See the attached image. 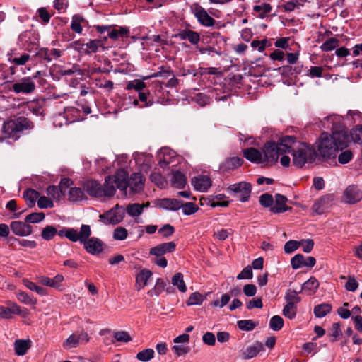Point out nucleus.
Segmentation results:
<instances>
[{"instance_id":"nucleus-1","label":"nucleus","mask_w":362,"mask_h":362,"mask_svg":"<svg viewBox=\"0 0 362 362\" xmlns=\"http://www.w3.org/2000/svg\"><path fill=\"white\" fill-rule=\"evenodd\" d=\"M125 177L123 170H118L115 175L107 176L103 185L95 180H88L85 185V188L91 197L110 198L115 195L116 189L125 187Z\"/></svg>"},{"instance_id":"nucleus-2","label":"nucleus","mask_w":362,"mask_h":362,"mask_svg":"<svg viewBox=\"0 0 362 362\" xmlns=\"http://www.w3.org/2000/svg\"><path fill=\"white\" fill-rule=\"evenodd\" d=\"M296 143V139L293 136H284L278 142L268 141L262 148L264 158V164L274 165L279 159L280 155L284 153L291 152V149Z\"/></svg>"},{"instance_id":"nucleus-3","label":"nucleus","mask_w":362,"mask_h":362,"mask_svg":"<svg viewBox=\"0 0 362 362\" xmlns=\"http://www.w3.org/2000/svg\"><path fill=\"white\" fill-rule=\"evenodd\" d=\"M291 150L293 163L298 168L303 167L306 163H313L317 156L315 150L305 143L300 144L296 149L292 148Z\"/></svg>"},{"instance_id":"nucleus-4","label":"nucleus","mask_w":362,"mask_h":362,"mask_svg":"<svg viewBox=\"0 0 362 362\" xmlns=\"http://www.w3.org/2000/svg\"><path fill=\"white\" fill-rule=\"evenodd\" d=\"M33 123L24 117L10 119L3 124V132L8 137L17 138L23 130L32 129Z\"/></svg>"},{"instance_id":"nucleus-5","label":"nucleus","mask_w":362,"mask_h":362,"mask_svg":"<svg viewBox=\"0 0 362 362\" xmlns=\"http://www.w3.org/2000/svg\"><path fill=\"white\" fill-rule=\"evenodd\" d=\"M320 155L323 158H332L337 156L338 149L334 144L333 139L328 133H322L317 144Z\"/></svg>"},{"instance_id":"nucleus-6","label":"nucleus","mask_w":362,"mask_h":362,"mask_svg":"<svg viewBox=\"0 0 362 362\" xmlns=\"http://www.w3.org/2000/svg\"><path fill=\"white\" fill-rule=\"evenodd\" d=\"M252 186L249 182H240L228 187V192L238 200L247 202L251 194Z\"/></svg>"},{"instance_id":"nucleus-7","label":"nucleus","mask_w":362,"mask_h":362,"mask_svg":"<svg viewBox=\"0 0 362 362\" xmlns=\"http://www.w3.org/2000/svg\"><path fill=\"white\" fill-rule=\"evenodd\" d=\"M125 177L126 186L124 189H119L121 191H124V194H127V189L129 187L130 190L133 193L139 192L143 189L144 179L142 175L139 173H135L132 174L130 178L128 180V174L126 171L123 170Z\"/></svg>"},{"instance_id":"nucleus-8","label":"nucleus","mask_w":362,"mask_h":362,"mask_svg":"<svg viewBox=\"0 0 362 362\" xmlns=\"http://www.w3.org/2000/svg\"><path fill=\"white\" fill-rule=\"evenodd\" d=\"M90 340V337L86 332H76L71 334L64 342L63 347L65 349L76 348L80 344H86Z\"/></svg>"},{"instance_id":"nucleus-9","label":"nucleus","mask_w":362,"mask_h":362,"mask_svg":"<svg viewBox=\"0 0 362 362\" xmlns=\"http://www.w3.org/2000/svg\"><path fill=\"white\" fill-rule=\"evenodd\" d=\"M190 10L201 25L206 27L214 25L216 21L211 17L207 11L199 4H193L190 6Z\"/></svg>"},{"instance_id":"nucleus-10","label":"nucleus","mask_w":362,"mask_h":362,"mask_svg":"<svg viewBox=\"0 0 362 362\" xmlns=\"http://www.w3.org/2000/svg\"><path fill=\"white\" fill-rule=\"evenodd\" d=\"M125 214V209L117 204L115 208L100 216L106 224H117L121 222Z\"/></svg>"},{"instance_id":"nucleus-11","label":"nucleus","mask_w":362,"mask_h":362,"mask_svg":"<svg viewBox=\"0 0 362 362\" xmlns=\"http://www.w3.org/2000/svg\"><path fill=\"white\" fill-rule=\"evenodd\" d=\"M66 232V238L72 242L79 241L81 243L83 242L85 239L88 238L91 235V229L90 226L86 224H83L81 226L79 232L73 228H68L67 231Z\"/></svg>"},{"instance_id":"nucleus-12","label":"nucleus","mask_w":362,"mask_h":362,"mask_svg":"<svg viewBox=\"0 0 362 362\" xmlns=\"http://www.w3.org/2000/svg\"><path fill=\"white\" fill-rule=\"evenodd\" d=\"M35 83L31 77H23L14 83L11 88L16 93L29 94L35 90Z\"/></svg>"},{"instance_id":"nucleus-13","label":"nucleus","mask_w":362,"mask_h":362,"mask_svg":"<svg viewBox=\"0 0 362 362\" xmlns=\"http://www.w3.org/2000/svg\"><path fill=\"white\" fill-rule=\"evenodd\" d=\"M264 351V346L263 343L255 341L252 344L245 346L241 350L240 357L243 360H250L256 357L259 353Z\"/></svg>"},{"instance_id":"nucleus-14","label":"nucleus","mask_w":362,"mask_h":362,"mask_svg":"<svg viewBox=\"0 0 362 362\" xmlns=\"http://www.w3.org/2000/svg\"><path fill=\"white\" fill-rule=\"evenodd\" d=\"M342 199L346 204H356L362 199V191L356 185H349L344 190Z\"/></svg>"},{"instance_id":"nucleus-15","label":"nucleus","mask_w":362,"mask_h":362,"mask_svg":"<svg viewBox=\"0 0 362 362\" xmlns=\"http://www.w3.org/2000/svg\"><path fill=\"white\" fill-rule=\"evenodd\" d=\"M286 305L283 309V315L288 319H293L297 313L296 304L300 301L298 296H286Z\"/></svg>"},{"instance_id":"nucleus-16","label":"nucleus","mask_w":362,"mask_h":362,"mask_svg":"<svg viewBox=\"0 0 362 362\" xmlns=\"http://www.w3.org/2000/svg\"><path fill=\"white\" fill-rule=\"evenodd\" d=\"M86 252L91 255H98L103 250V243L98 238L92 237L85 239L81 243Z\"/></svg>"},{"instance_id":"nucleus-17","label":"nucleus","mask_w":362,"mask_h":362,"mask_svg":"<svg viewBox=\"0 0 362 362\" xmlns=\"http://www.w3.org/2000/svg\"><path fill=\"white\" fill-rule=\"evenodd\" d=\"M28 314L25 309H21L16 303L11 304L9 307L0 306V317L4 319H10L13 315H19L23 317L26 316Z\"/></svg>"},{"instance_id":"nucleus-18","label":"nucleus","mask_w":362,"mask_h":362,"mask_svg":"<svg viewBox=\"0 0 362 362\" xmlns=\"http://www.w3.org/2000/svg\"><path fill=\"white\" fill-rule=\"evenodd\" d=\"M333 195L327 194L315 201L313 206V210L317 214L326 212L332 206Z\"/></svg>"},{"instance_id":"nucleus-19","label":"nucleus","mask_w":362,"mask_h":362,"mask_svg":"<svg viewBox=\"0 0 362 362\" xmlns=\"http://www.w3.org/2000/svg\"><path fill=\"white\" fill-rule=\"evenodd\" d=\"M316 263V260L313 257H305L303 255H296L291 260V264L294 269H299L303 267H313Z\"/></svg>"},{"instance_id":"nucleus-20","label":"nucleus","mask_w":362,"mask_h":362,"mask_svg":"<svg viewBox=\"0 0 362 362\" xmlns=\"http://www.w3.org/2000/svg\"><path fill=\"white\" fill-rule=\"evenodd\" d=\"M27 222L19 221H12L10 228L11 231L18 236H28L32 233V226L27 224Z\"/></svg>"},{"instance_id":"nucleus-21","label":"nucleus","mask_w":362,"mask_h":362,"mask_svg":"<svg viewBox=\"0 0 362 362\" xmlns=\"http://www.w3.org/2000/svg\"><path fill=\"white\" fill-rule=\"evenodd\" d=\"M330 137L333 139L334 144L338 151L345 148L349 141L348 133L344 129L333 132Z\"/></svg>"},{"instance_id":"nucleus-22","label":"nucleus","mask_w":362,"mask_h":362,"mask_svg":"<svg viewBox=\"0 0 362 362\" xmlns=\"http://www.w3.org/2000/svg\"><path fill=\"white\" fill-rule=\"evenodd\" d=\"M176 245L174 242H168L158 245L152 247L149 254L156 257H160L166 253H170L175 251Z\"/></svg>"},{"instance_id":"nucleus-23","label":"nucleus","mask_w":362,"mask_h":362,"mask_svg":"<svg viewBox=\"0 0 362 362\" xmlns=\"http://www.w3.org/2000/svg\"><path fill=\"white\" fill-rule=\"evenodd\" d=\"M243 156L247 160H250V162L264 164L263 151L261 152L260 151L255 148L250 147L244 149Z\"/></svg>"},{"instance_id":"nucleus-24","label":"nucleus","mask_w":362,"mask_h":362,"mask_svg":"<svg viewBox=\"0 0 362 362\" xmlns=\"http://www.w3.org/2000/svg\"><path fill=\"white\" fill-rule=\"evenodd\" d=\"M170 185L176 188L182 189L187 183V177L185 175L177 170H172L170 176Z\"/></svg>"},{"instance_id":"nucleus-25","label":"nucleus","mask_w":362,"mask_h":362,"mask_svg":"<svg viewBox=\"0 0 362 362\" xmlns=\"http://www.w3.org/2000/svg\"><path fill=\"white\" fill-rule=\"evenodd\" d=\"M192 185L195 189L206 192L211 186V180L206 175H199L192 179Z\"/></svg>"},{"instance_id":"nucleus-26","label":"nucleus","mask_w":362,"mask_h":362,"mask_svg":"<svg viewBox=\"0 0 362 362\" xmlns=\"http://www.w3.org/2000/svg\"><path fill=\"white\" fill-rule=\"evenodd\" d=\"M176 37H178L180 40H187L193 45H197L200 40V35L197 32L189 29H184L180 30L177 35Z\"/></svg>"},{"instance_id":"nucleus-27","label":"nucleus","mask_w":362,"mask_h":362,"mask_svg":"<svg viewBox=\"0 0 362 362\" xmlns=\"http://www.w3.org/2000/svg\"><path fill=\"white\" fill-rule=\"evenodd\" d=\"M148 206V202L141 204L138 203L129 204L125 209V213L131 217L136 218L142 214L144 209Z\"/></svg>"},{"instance_id":"nucleus-28","label":"nucleus","mask_w":362,"mask_h":362,"mask_svg":"<svg viewBox=\"0 0 362 362\" xmlns=\"http://www.w3.org/2000/svg\"><path fill=\"white\" fill-rule=\"evenodd\" d=\"M243 160L238 157H232L226 159L221 165L223 171H228L235 169L242 165Z\"/></svg>"},{"instance_id":"nucleus-29","label":"nucleus","mask_w":362,"mask_h":362,"mask_svg":"<svg viewBox=\"0 0 362 362\" xmlns=\"http://www.w3.org/2000/svg\"><path fill=\"white\" fill-rule=\"evenodd\" d=\"M159 205L164 209L176 211L181 208L182 202L176 199H163Z\"/></svg>"},{"instance_id":"nucleus-30","label":"nucleus","mask_w":362,"mask_h":362,"mask_svg":"<svg viewBox=\"0 0 362 362\" xmlns=\"http://www.w3.org/2000/svg\"><path fill=\"white\" fill-rule=\"evenodd\" d=\"M286 197L276 194L275 197V204L271 208V211L275 214L286 211L288 209L286 206Z\"/></svg>"},{"instance_id":"nucleus-31","label":"nucleus","mask_w":362,"mask_h":362,"mask_svg":"<svg viewBox=\"0 0 362 362\" xmlns=\"http://www.w3.org/2000/svg\"><path fill=\"white\" fill-rule=\"evenodd\" d=\"M30 346V340L17 339L14 342L15 353L18 356H23L27 353Z\"/></svg>"},{"instance_id":"nucleus-32","label":"nucleus","mask_w":362,"mask_h":362,"mask_svg":"<svg viewBox=\"0 0 362 362\" xmlns=\"http://www.w3.org/2000/svg\"><path fill=\"white\" fill-rule=\"evenodd\" d=\"M171 283L173 286L177 287L179 292L185 293L187 291V286L184 281L183 274L182 273H176L172 277Z\"/></svg>"},{"instance_id":"nucleus-33","label":"nucleus","mask_w":362,"mask_h":362,"mask_svg":"<svg viewBox=\"0 0 362 362\" xmlns=\"http://www.w3.org/2000/svg\"><path fill=\"white\" fill-rule=\"evenodd\" d=\"M85 23H86V21L83 16L78 14H75L72 16L71 28L73 31L80 34L83 31L81 24Z\"/></svg>"},{"instance_id":"nucleus-34","label":"nucleus","mask_w":362,"mask_h":362,"mask_svg":"<svg viewBox=\"0 0 362 362\" xmlns=\"http://www.w3.org/2000/svg\"><path fill=\"white\" fill-rule=\"evenodd\" d=\"M152 276V273L148 269H142L136 276V284L138 287L142 288L145 286L148 281Z\"/></svg>"},{"instance_id":"nucleus-35","label":"nucleus","mask_w":362,"mask_h":362,"mask_svg":"<svg viewBox=\"0 0 362 362\" xmlns=\"http://www.w3.org/2000/svg\"><path fill=\"white\" fill-rule=\"evenodd\" d=\"M332 310V305L329 303H322L314 307V314L316 317L322 318L329 313Z\"/></svg>"},{"instance_id":"nucleus-36","label":"nucleus","mask_w":362,"mask_h":362,"mask_svg":"<svg viewBox=\"0 0 362 362\" xmlns=\"http://www.w3.org/2000/svg\"><path fill=\"white\" fill-rule=\"evenodd\" d=\"M319 286L318 281L315 278H310L305 281L302 286V291L304 293H313L317 292Z\"/></svg>"},{"instance_id":"nucleus-37","label":"nucleus","mask_w":362,"mask_h":362,"mask_svg":"<svg viewBox=\"0 0 362 362\" xmlns=\"http://www.w3.org/2000/svg\"><path fill=\"white\" fill-rule=\"evenodd\" d=\"M155 351L152 349H146L136 354V358L142 362H148L153 358Z\"/></svg>"},{"instance_id":"nucleus-38","label":"nucleus","mask_w":362,"mask_h":362,"mask_svg":"<svg viewBox=\"0 0 362 362\" xmlns=\"http://www.w3.org/2000/svg\"><path fill=\"white\" fill-rule=\"evenodd\" d=\"M84 192L79 187H71L69 192V199L71 202H78L83 199Z\"/></svg>"},{"instance_id":"nucleus-39","label":"nucleus","mask_w":362,"mask_h":362,"mask_svg":"<svg viewBox=\"0 0 362 362\" xmlns=\"http://www.w3.org/2000/svg\"><path fill=\"white\" fill-rule=\"evenodd\" d=\"M238 327L243 331L250 332L253 330L257 325L252 320H241L237 322Z\"/></svg>"},{"instance_id":"nucleus-40","label":"nucleus","mask_w":362,"mask_h":362,"mask_svg":"<svg viewBox=\"0 0 362 362\" xmlns=\"http://www.w3.org/2000/svg\"><path fill=\"white\" fill-rule=\"evenodd\" d=\"M57 233V228L53 226H47L41 233L42 238L45 240L52 239Z\"/></svg>"},{"instance_id":"nucleus-41","label":"nucleus","mask_w":362,"mask_h":362,"mask_svg":"<svg viewBox=\"0 0 362 362\" xmlns=\"http://www.w3.org/2000/svg\"><path fill=\"white\" fill-rule=\"evenodd\" d=\"M284 326V320L279 315L273 316L269 321V328L274 331H279Z\"/></svg>"},{"instance_id":"nucleus-42","label":"nucleus","mask_w":362,"mask_h":362,"mask_svg":"<svg viewBox=\"0 0 362 362\" xmlns=\"http://www.w3.org/2000/svg\"><path fill=\"white\" fill-rule=\"evenodd\" d=\"M83 46L86 47V53H95L98 51L99 47H102L104 49L101 41L98 40H90L88 42L83 44Z\"/></svg>"},{"instance_id":"nucleus-43","label":"nucleus","mask_w":362,"mask_h":362,"mask_svg":"<svg viewBox=\"0 0 362 362\" xmlns=\"http://www.w3.org/2000/svg\"><path fill=\"white\" fill-rule=\"evenodd\" d=\"M46 192H47V194L52 200L59 199L61 197V195L63 194L62 192H60L59 187H58L55 185L49 186L47 188Z\"/></svg>"},{"instance_id":"nucleus-44","label":"nucleus","mask_w":362,"mask_h":362,"mask_svg":"<svg viewBox=\"0 0 362 362\" xmlns=\"http://www.w3.org/2000/svg\"><path fill=\"white\" fill-rule=\"evenodd\" d=\"M339 43V40L331 37L326 40L320 47L321 49L324 52H329L335 49Z\"/></svg>"},{"instance_id":"nucleus-45","label":"nucleus","mask_w":362,"mask_h":362,"mask_svg":"<svg viewBox=\"0 0 362 362\" xmlns=\"http://www.w3.org/2000/svg\"><path fill=\"white\" fill-rule=\"evenodd\" d=\"M23 197L28 204H33L39 197V193L34 189H29L24 192Z\"/></svg>"},{"instance_id":"nucleus-46","label":"nucleus","mask_w":362,"mask_h":362,"mask_svg":"<svg viewBox=\"0 0 362 362\" xmlns=\"http://www.w3.org/2000/svg\"><path fill=\"white\" fill-rule=\"evenodd\" d=\"M45 216V214L42 212L39 213H32L28 216H26L25 218V221L27 223H39L44 220Z\"/></svg>"},{"instance_id":"nucleus-47","label":"nucleus","mask_w":362,"mask_h":362,"mask_svg":"<svg viewBox=\"0 0 362 362\" xmlns=\"http://www.w3.org/2000/svg\"><path fill=\"white\" fill-rule=\"evenodd\" d=\"M181 208L185 215H191L198 210V206L193 202H182Z\"/></svg>"},{"instance_id":"nucleus-48","label":"nucleus","mask_w":362,"mask_h":362,"mask_svg":"<svg viewBox=\"0 0 362 362\" xmlns=\"http://www.w3.org/2000/svg\"><path fill=\"white\" fill-rule=\"evenodd\" d=\"M150 179L151 182L155 183L158 187L163 188L165 187V181L162 175L159 173L154 172L151 174Z\"/></svg>"},{"instance_id":"nucleus-49","label":"nucleus","mask_w":362,"mask_h":362,"mask_svg":"<svg viewBox=\"0 0 362 362\" xmlns=\"http://www.w3.org/2000/svg\"><path fill=\"white\" fill-rule=\"evenodd\" d=\"M37 206L40 209H48L52 208L54 204L49 197L42 196L38 197Z\"/></svg>"},{"instance_id":"nucleus-50","label":"nucleus","mask_w":362,"mask_h":362,"mask_svg":"<svg viewBox=\"0 0 362 362\" xmlns=\"http://www.w3.org/2000/svg\"><path fill=\"white\" fill-rule=\"evenodd\" d=\"M146 83L140 80H133L128 83L127 86V90L134 89L137 91H141L146 88Z\"/></svg>"},{"instance_id":"nucleus-51","label":"nucleus","mask_w":362,"mask_h":362,"mask_svg":"<svg viewBox=\"0 0 362 362\" xmlns=\"http://www.w3.org/2000/svg\"><path fill=\"white\" fill-rule=\"evenodd\" d=\"M205 297L206 296H189L186 301V305L187 306L199 305L205 300Z\"/></svg>"},{"instance_id":"nucleus-52","label":"nucleus","mask_w":362,"mask_h":362,"mask_svg":"<svg viewBox=\"0 0 362 362\" xmlns=\"http://www.w3.org/2000/svg\"><path fill=\"white\" fill-rule=\"evenodd\" d=\"M18 300L21 303L34 308L37 303V299L34 296H18Z\"/></svg>"},{"instance_id":"nucleus-53","label":"nucleus","mask_w":362,"mask_h":362,"mask_svg":"<svg viewBox=\"0 0 362 362\" xmlns=\"http://www.w3.org/2000/svg\"><path fill=\"white\" fill-rule=\"evenodd\" d=\"M353 158V153L350 150L342 151L338 156V161L341 164L348 163Z\"/></svg>"},{"instance_id":"nucleus-54","label":"nucleus","mask_w":362,"mask_h":362,"mask_svg":"<svg viewBox=\"0 0 362 362\" xmlns=\"http://www.w3.org/2000/svg\"><path fill=\"white\" fill-rule=\"evenodd\" d=\"M272 10V6L269 4H262L254 6V11L259 13L260 16L262 18L265 14L269 13Z\"/></svg>"},{"instance_id":"nucleus-55","label":"nucleus","mask_w":362,"mask_h":362,"mask_svg":"<svg viewBox=\"0 0 362 362\" xmlns=\"http://www.w3.org/2000/svg\"><path fill=\"white\" fill-rule=\"evenodd\" d=\"M127 237V230L122 227H118L113 232V238L115 240H123Z\"/></svg>"},{"instance_id":"nucleus-56","label":"nucleus","mask_w":362,"mask_h":362,"mask_svg":"<svg viewBox=\"0 0 362 362\" xmlns=\"http://www.w3.org/2000/svg\"><path fill=\"white\" fill-rule=\"evenodd\" d=\"M301 246L303 251L309 253L313 248L314 242L312 239L302 240L299 241V247Z\"/></svg>"},{"instance_id":"nucleus-57","label":"nucleus","mask_w":362,"mask_h":362,"mask_svg":"<svg viewBox=\"0 0 362 362\" xmlns=\"http://www.w3.org/2000/svg\"><path fill=\"white\" fill-rule=\"evenodd\" d=\"M114 337L117 341L129 342L132 340L130 335L124 331L115 332Z\"/></svg>"},{"instance_id":"nucleus-58","label":"nucleus","mask_w":362,"mask_h":362,"mask_svg":"<svg viewBox=\"0 0 362 362\" xmlns=\"http://www.w3.org/2000/svg\"><path fill=\"white\" fill-rule=\"evenodd\" d=\"M299 247V241L289 240L284 245L286 253H291Z\"/></svg>"},{"instance_id":"nucleus-59","label":"nucleus","mask_w":362,"mask_h":362,"mask_svg":"<svg viewBox=\"0 0 362 362\" xmlns=\"http://www.w3.org/2000/svg\"><path fill=\"white\" fill-rule=\"evenodd\" d=\"M23 284L31 291L36 292L37 293H43L45 291L40 286H37L35 283L30 281L28 279L23 280Z\"/></svg>"},{"instance_id":"nucleus-60","label":"nucleus","mask_w":362,"mask_h":362,"mask_svg":"<svg viewBox=\"0 0 362 362\" xmlns=\"http://www.w3.org/2000/svg\"><path fill=\"white\" fill-rule=\"evenodd\" d=\"M263 304L262 299L259 298H255L246 303V307L247 309L251 310L252 308H262Z\"/></svg>"},{"instance_id":"nucleus-61","label":"nucleus","mask_w":362,"mask_h":362,"mask_svg":"<svg viewBox=\"0 0 362 362\" xmlns=\"http://www.w3.org/2000/svg\"><path fill=\"white\" fill-rule=\"evenodd\" d=\"M203 342L209 346H214L216 344L215 335L210 332H206L202 337Z\"/></svg>"},{"instance_id":"nucleus-62","label":"nucleus","mask_w":362,"mask_h":362,"mask_svg":"<svg viewBox=\"0 0 362 362\" xmlns=\"http://www.w3.org/2000/svg\"><path fill=\"white\" fill-rule=\"evenodd\" d=\"M273 197L271 194H264L259 197L260 204L265 207H269L272 206L273 203Z\"/></svg>"},{"instance_id":"nucleus-63","label":"nucleus","mask_w":362,"mask_h":362,"mask_svg":"<svg viewBox=\"0 0 362 362\" xmlns=\"http://www.w3.org/2000/svg\"><path fill=\"white\" fill-rule=\"evenodd\" d=\"M252 277V270L251 267L247 266L244 268L242 272L238 275V279H249Z\"/></svg>"},{"instance_id":"nucleus-64","label":"nucleus","mask_w":362,"mask_h":362,"mask_svg":"<svg viewBox=\"0 0 362 362\" xmlns=\"http://www.w3.org/2000/svg\"><path fill=\"white\" fill-rule=\"evenodd\" d=\"M351 136L354 142L362 143V127L354 129L351 132Z\"/></svg>"}]
</instances>
